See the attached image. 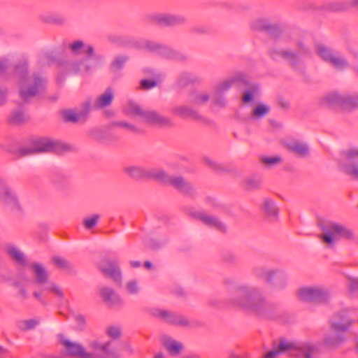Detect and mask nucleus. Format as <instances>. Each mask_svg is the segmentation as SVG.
<instances>
[{
  "label": "nucleus",
  "mask_w": 358,
  "mask_h": 358,
  "mask_svg": "<svg viewBox=\"0 0 358 358\" xmlns=\"http://www.w3.org/2000/svg\"><path fill=\"white\" fill-rule=\"evenodd\" d=\"M317 53L324 62L331 64L335 68L343 70L348 66L347 59L338 52L333 51L322 45H317Z\"/></svg>",
  "instance_id": "12"
},
{
  "label": "nucleus",
  "mask_w": 358,
  "mask_h": 358,
  "mask_svg": "<svg viewBox=\"0 0 358 358\" xmlns=\"http://www.w3.org/2000/svg\"><path fill=\"white\" fill-rule=\"evenodd\" d=\"M315 348L308 343L280 341L277 346L265 353L262 358H278L280 354L289 352L292 355L312 358Z\"/></svg>",
  "instance_id": "5"
},
{
  "label": "nucleus",
  "mask_w": 358,
  "mask_h": 358,
  "mask_svg": "<svg viewBox=\"0 0 358 358\" xmlns=\"http://www.w3.org/2000/svg\"><path fill=\"white\" fill-rule=\"evenodd\" d=\"M258 87L257 86H253L252 90H247L244 92L243 96V102H249L253 99L254 92L253 91L257 90Z\"/></svg>",
  "instance_id": "57"
},
{
  "label": "nucleus",
  "mask_w": 358,
  "mask_h": 358,
  "mask_svg": "<svg viewBox=\"0 0 358 358\" xmlns=\"http://www.w3.org/2000/svg\"><path fill=\"white\" fill-rule=\"evenodd\" d=\"M342 341L340 336H337L335 339H331V336L326 338V343L329 345H336Z\"/></svg>",
  "instance_id": "63"
},
{
  "label": "nucleus",
  "mask_w": 358,
  "mask_h": 358,
  "mask_svg": "<svg viewBox=\"0 0 358 358\" xmlns=\"http://www.w3.org/2000/svg\"><path fill=\"white\" fill-rule=\"evenodd\" d=\"M15 285L19 289L22 297L23 299H27V292L26 289L17 282H16Z\"/></svg>",
  "instance_id": "62"
},
{
  "label": "nucleus",
  "mask_w": 358,
  "mask_h": 358,
  "mask_svg": "<svg viewBox=\"0 0 358 358\" xmlns=\"http://www.w3.org/2000/svg\"><path fill=\"white\" fill-rule=\"evenodd\" d=\"M157 85V82L152 80L143 79L141 81V88L143 90H150Z\"/></svg>",
  "instance_id": "56"
},
{
  "label": "nucleus",
  "mask_w": 358,
  "mask_h": 358,
  "mask_svg": "<svg viewBox=\"0 0 358 358\" xmlns=\"http://www.w3.org/2000/svg\"><path fill=\"white\" fill-rule=\"evenodd\" d=\"M114 95V90L111 87L106 88L94 101V108L98 110L110 106L113 102Z\"/></svg>",
  "instance_id": "22"
},
{
  "label": "nucleus",
  "mask_w": 358,
  "mask_h": 358,
  "mask_svg": "<svg viewBox=\"0 0 358 358\" xmlns=\"http://www.w3.org/2000/svg\"><path fill=\"white\" fill-rule=\"evenodd\" d=\"M262 184V178L259 176H252L245 180V185L248 189H257Z\"/></svg>",
  "instance_id": "49"
},
{
  "label": "nucleus",
  "mask_w": 358,
  "mask_h": 358,
  "mask_svg": "<svg viewBox=\"0 0 358 358\" xmlns=\"http://www.w3.org/2000/svg\"><path fill=\"white\" fill-rule=\"evenodd\" d=\"M160 45L161 44L157 42L147 39L140 40L136 43V46L138 48L143 49L155 54H157Z\"/></svg>",
  "instance_id": "34"
},
{
  "label": "nucleus",
  "mask_w": 358,
  "mask_h": 358,
  "mask_svg": "<svg viewBox=\"0 0 358 358\" xmlns=\"http://www.w3.org/2000/svg\"><path fill=\"white\" fill-rule=\"evenodd\" d=\"M196 217L201 220L203 224L215 228L219 230H224V224L216 217L210 215L206 213L200 212L196 214Z\"/></svg>",
  "instance_id": "25"
},
{
  "label": "nucleus",
  "mask_w": 358,
  "mask_h": 358,
  "mask_svg": "<svg viewBox=\"0 0 358 358\" xmlns=\"http://www.w3.org/2000/svg\"><path fill=\"white\" fill-rule=\"evenodd\" d=\"M101 352L106 358L119 357L117 348L113 345V343L111 341H107L105 343H103Z\"/></svg>",
  "instance_id": "38"
},
{
  "label": "nucleus",
  "mask_w": 358,
  "mask_h": 358,
  "mask_svg": "<svg viewBox=\"0 0 358 358\" xmlns=\"http://www.w3.org/2000/svg\"><path fill=\"white\" fill-rule=\"evenodd\" d=\"M352 324V321L345 311L336 314L331 320V330L336 332H343L347 331Z\"/></svg>",
  "instance_id": "20"
},
{
  "label": "nucleus",
  "mask_w": 358,
  "mask_h": 358,
  "mask_svg": "<svg viewBox=\"0 0 358 358\" xmlns=\"http://www.w3.org/2000/svg\"><path fill=\"white\" fill-rule=\"evenodd\" d=\"M343 93L332 92L321 97L320 104L325 107H337L342 108Z\"/></svg>",
  "instance_id": "21"
},
{
  "label": "nucleus",
  "mask_w": 358,
  "mask_h": 358,
  "mask_svg": "<svg viewBox=\"0 0 358 358\" xmlns=\"http://www.w3.org/2000/svg\"><path fill=\"white\" fill-rule=\"evenodd\" d=\"M166 323L181 327H188L190 325V322L186 317L172 311Z\"/></svg>",
  "instance_id": "35"
},
{
  "label": "nucleus",
  "mask_w": 358,
  "mask_h": 358,
  "mask_svg": "<svg viewBox=\"0 0 358 358\" xmlns=\"http://www.w3.org/2000/svg\"><path fill=\"white\" fill-rule=\"evenodd\" d=\"M100 216L99 215H93L91 217H87L83 220V224L87 229L93 228L98 222Z\"/></svg>",
  "instance_id": "52"
},
{
  "label": "nucleus",
  "mask_w": 358,
  "mask_h": 358,
  "mask_svg": "<svg viewBox=\"0 0 358 358\" xmlns=\"http://www.w3.org/2000/svg\"><path fill=\"white\" fill-rule=\"evenodd\" d=\"M8 66V61L7 59L0 60V74L4 73Z\"/></svg>",
  "instance_id": "64"
},
{
  "label": "nucleus",
  "mask_w": 358,
  "mask_h": 358,
  "mask_svg": "<svg viewBox=\"0 0 358 358\" xmlns=\"http://www.w3.org/2000/svg\"><path fill=\"white\" fill-rule=\"evenodd\" d=\"M294 43L289 41L288 36H283L270 48L268 51L270 57L274 61L285 60L292 65L297 64L301 60L302 51L306 52L307 48L301 41H297L296 43L299 50H293L291 46H294Z\"/></svg>",
  "instance_id": "4"
},
{
  "label": "nucleus",
  "mask_w": 358,
  "mask_h": 358,
  "mask_svg": "<svg viewBox=\"0 0 358 358\" xmlns=\"http://www.w3.org/2000/svg\"><path fill=\"white\" fill-rule=\"evenodd\" d=\"M41 19L47 23L57 25H62L66 21L65 17L58 13L44 14L41 16Z\"/></svg>",
  "instance_id": "37"
},
{
  "label": "nucleus",
  "mask_w": 358,
  "mask_h": 358,
  "mask_svg": "<svg viewBox=\"0 0 358 358\" xmlns=\"http://www.w3.org/2000/svg\"><path fill=\"white\" fill-rule=\"evenodd\" d=\"M171 312V311L170 310L158 308H152L149 310V313L152 316L159 320H161L165 322H167L169 317L170 316Z\"/></svg>",
  "instance_id": "41"
},
{
  "label": "nucleus",
  "mask_w": 358,
  "mask_h": 358,
  "mask_svg": "<svg viewBox=\"0 0 358 358\" xmlns=\"http://www.w3.org/2000/svg\"><path fill=\"white\" fill-rule=\"evenodd\" d=\"M203 162L206 164H207L208 166H209L211 169H213L214 170H217L220 167L219 165L215 161H213L212 159H210L208 157H204Z\"/></svg>",
  "instance_id": "60"
},
{
  "label": "nucleus",
  "mask_w": 358,
  "mask_h": 358,
  "mask_svg": "<svg viewBox=\"0 0 358 358\" xmlns=\"http://www.w3.org/2000/svg\"><path fill=\"white\" fill-rule=\"evenodd\" d=\"M106 334L110 338L116 340L120 338L122 331L118 326H109L106 328Z\"/></svg>",
  "instance_id": "46"
},
{
  "label": "nucleus",
  "mask_w": 358,
  "mask_h": 358,
  "mask_svg": "<svg viewBox=\"0 0 358 358\" xmlns=\"http://www.w3.org/2000/svg\"><path fill=\"white\" fill-rule=\"evenodd\" d=\"M322 234L320 238L329 245H334L339 239L352 241L355 238L353 231L347 226L336 222H327L320 225Z\"/></svg>",
  "instance_id": "6"
},
{
  "label": "nucleus",
  "mask_w": 358,
  "mask_h": 358,
  "mask_svg": "<svg viewBox=\"0 0 358 358\" xmlns=\"http://www.w3.org/2000/svg\"><path fill=\"white\" fill-rule=\"evenodd\" d=\"M41 323V320L38 317L20 320L17 321V327L23 331H28L34 329Z\"/></svg>",
  "instance_id": "32"
},
{
  "label": "nucleus",
  "mask_w": 358,
  "mask_h": 358,
  "mask_svg": "<svg viewBox=\"0 0 358 358\" xmlns=\"http://www.w3.org/2000/svg\"><path fill=\"white\" fill-rule=\"evenodd\" d=\"M70 150L71 146L61 141L49 138H41L34 141L31 147L22 148L20 153L22 155L39 152L61 153Z\"/></svg>",
  "instance_id": "7"
},
{
  "label": "nucleus",
  "mask_w": 358,
  "mask_h": 358,
  "mask_svg": "<svg viewBox=\"0 0 358 358\" xmlns=\"http://www.w3.org/2000/svg\"><path fill=\"white\" fill-rule=\"evenodd\" d=\"M46 289L48 290L53 292L58 297L62 298L64 296V292H63L62 288L53 282L49 283V285L47 286Z\"/></svg>",
  "instance_id": "54"
},
{
  "label": "nucleus",
  "mask_w": 358,
  "mask_h": 358,
  "mask_svg": "<svg viewBox=\"0 0 358 358\" xmlns=\"http://www.w3.org/2000/svg\"><path fill=\"white\" fill-rule=\"evenodd\" d=\"M99 267L105 275L112 278L115 282H121L122 273L116 261L108 259H104L100 263Z\"/></svg>",
  "instance_id": "16"
},
{
  "label": "nucleus",
  "mask_w": 358,
  "mask_h": 358,
  "mask_svg": "<svg viewBox=\"0 0 358 358\" xmlns=\"http://www.w3.org/2000/svg\"><path fill=\"white\" fill-rule=\"evenodd\" d=\"M64 119L65 121L71 122H83L79 113L72 110H68L64 112Z\"/></svg>",
  "instance_id": "45"
},
{
  "label": "nucleus",
  "mask_w": 358,
  "mask_h": 358,
  "mask_svg": "<svg viewBox=\"0 0 358 358\" xmlns=\"http://www.w3.org/2000/svg\"><path fill=\"white\" fill-rule=\"evenodd\" d=\"M171 113L182 118L196 119L198 117L197 113L191 107L185 105L176 106L171 109Z\"/></svg>",
  "instance_id": "28"
},
{
  "label": "nucleus",
  "mask_w": 358,
  "mask_h": 358,
  "mask_svg": "<svg viewBox=\"0 0 358 358\" xmlns=\"http://www.w3.org/2000/svg\"><path fill=\"white\" fill-rule=\"evenodd\" d=\"M53 264L62 269L69 270L71 268V264L69 262L62 257H54L52 258Z\"/></svg>",
  "instance_id": "48"
},
{
  "label": "nucleus",
  "mask_w": 358,
  "mask_h": 358,
  "mask_svg": "<svg viewBox=\"0 0 358 358\" xmlns=\"http://www.w3.org/2000/svg\"><path fill=\"white\" fill-rule=\"evenodd\" d=\"M264 210L268 216L276 217L278 214V208L275 202L270 199L264 200Z\"/></svg>",
  "instance_id": "42"
},
{
  "label": "nucleus",
  "mask_w": 358,
  "mask_h": 358,
  "mask_svg": "<svg viewBox=\"0 0 358 358\" xmlns=\"http://www.w3.org/2000/svg\"><path fill=\"white\" fill-rule=\"evenodd\" d=\"M201 79L196 74L191 72H182L180 74L177 83L180 87H183L189 83H200Z\"/></svg>",
  "instance_id": "31"
},
{
  "label": "nucleus",
  "mask_w": 358,
  "mask_h": 358,
  "mask_svg": "<svg viewBox=\"0 0 358 358\" xmlns=\"http://www.w3.org/2000/svg\"><path fill=\"white\" fill-rule=\"evenodd\" d=\"M271 108L267 104H258L252 110L250 118L254 120L262 119L268 114Z\"/></svg>",
  "instance_id": "36"
},
{
  "label": "nucleus",
  "mask_w": 358,
  "mask_h": 358,
  "mask_svg": "<svg viewBox=\"0 0 358 358\" xmlns=\"http://www.w3.org/2000/svg\"><path fill=\"white\" fill-rule=\"evenodd\" d=\"M141 120L152 126L164 127L171 124L170 119L152 110H145Z\"/></svg>",
  "instance_id": "18"
},
{
  "label": "nucleus",
  "mask_w": 358,
  "mask_h": 358,
  "mask_svg": "<svg viewBox=\"0 0 358 358\" xmlns=\"http://www.w3.org/2000/svg\"><path fill=\"white\" fill-rule=\"evenodd\" d=\"M210 99V94L205 92H194L190 96L191 103L201 105L206 103Z\"/></svg>",
  "instance_id": "39"
},
{
  "label": "nucleus",
  "mask_w": 358,
  "mask_h": 358,
  "mask_svg": "<svg viewBox=\"0 0 358 358\" xmlns=\"http://www.w3.org/2000/svg\"><path fill=\"white\" fill-rule=\"evenodd\" d=\"M342 168L345 173L358 179V148H353L347 151Z\"/></svg>",
  "instance_id": "14"
},
{
  "label": "nucleus",
  "mask_w": 358,
  "mask_h": 358,
  "mask_svg": "<svg viewBox=\"0 0 358 358\" xmlns=\"http://www.w3.org/2000/svg\"><path fill=\"white\" fill-rule=\"evenodd\" d=\"M114 126L120 127L122 128L125 129L126 130L134 132V133H138L139 129L134 124L128 122L127 121H118L116 122H114L113 124Z\"/></svg>",
  "instance_id": "51"
},
{
  "label": "nucleus",
  "mask_w": 358,
  "mask_h": 358,
  "mask_svg": "<svg viewBox=\"0 0 358 358\" xmlns=\"http://www.w3.org/2000/svg\"><path fill=\"white\" fill-rule=\"evenodd\" d=\"M59 340L69 357L75 358L94 357L92 353L88 352L81 343L73 341L62 334L59 335Z\"/></svg>",
  "instance_id": "13"
},
{
  "label": "nucleus",
  "mask_w": 358,
  "mask_h": 358,
  "mask_svg": "<svg viewBox=\"0 0 358 358\" xmlns=\"http://www.w3.org/2000/svg\"><path fill=\"white\" fill-rule=\"evenodd\" d=\"M69 49L75 55H85L80 64H75L74 69L80 73H87L93 69L92 59L94 56V48L83 41L78 40L69 45Z\"/></svg>",
  "instance_id": "8"
},
{
  "label": "nucleus",
  "mask_w": 358,
  "mask_h": 358,
  "mask_svg": "<svg viewBox=\"0 0 358 358\" xmlns=\"http://www.w3.org/2000/svg\"><path fill=\"white\" fill-rule=\"evenodd\" d=\"M26 117L23 111L22 110H16L15 111L11 116V121L15 123H21L25 121Z\"/></svg>",
  "instance_id": "55"
},
{
  "label": "nucleus",
  "mask_w": 358,
  "mask_h": 358,
  "mask_svg": "<svg viewBox=\"0 0 358 358\" xmlns=\"http://www.w3.org/2000/svg\"><path fill=\"white\" fill-rule=\"evenodd\" d=\"M145 110L136 102L129 100L124 106L123 112L131 117L142 118Z\"/></svg>",
  "instance_id": "29"
},
{
  "label": "nucleus",
  "mask_w": 358,
  "mask_h": 358,
  "mask_svg": "<svg viewBox=\"0 0 358 358\" xmlns=\"http://www.w3.org/2000/svg\"><path fill=\"white\" fill-rule=\"evenodd\" d=\"M224 284L229 289H233V294L225 300L227 306L259 317L271 319L274 317L275 306L259 294L257 287L232 279H227Z\"/></svg>",
  "instance_id": "1"
},
{
  "label": "nucleus",
  "mask_w": 358,
  "mask_h": 358,
  "mask_svg": "<svg viewBox=\"0 0 358 358\" xmlns=\"http://www.w3.org/2000/svg\"><path fill=\"white\" fill-rule=\"evenodd\" d=\"M252 26L255 29H264L274 36H278L280 33V28L277 24L271 23L268 20L264 18L254 21Z\"/></svg>",
  "instance_id": "23"
},
{
  "label": "nucleus",
  "mask_w": 358,
  "mask_h": 358,
  "mask_svg": "<svg viewBox=\"0 0 358 358\" xmlns=\"http://www.w3.org/2000/svg\"><path fill=\"white\" fill-rule=\"evenodd\" d=\"M213 101L215 106L224 108L226 106V99L222 94L214 92Z\"/></svg>",
  "instance_id": "53"
},
{
  "label": "nucleus",
  "mask_w": 358,
  "mask_h": 358,
  "mask_svg": "<svg viewBox=\"0 0 358 358\" xmlns=\"http://www.w3.org/2000/svg\"><path fill=\"white\" fill-rule=\"evenodd\" d=\"M285 146L289 150L294 152L301 157H306L309 154V148L308 145L296 140L286 141Z\"/></svg>",
  "instance_id": "24"
},
{
  "label": "nucleus",
  "mask_w": 358,
  "mask_h": 358,
  "mask_svg": "<svg viewBox=\"0 0 358 358\" xmlns=\"http://www.w3.org/2000/svg\"><path fill=\"white\" fill-rule=\"evenodd\" d=\"M162 342L164 348L172 356L178 355L182 349L181 343L169 336H164Z\"/></svg>",
  "instance_id": "26"
},
{
  "label": "nucleus",
  "mask_w": 358,
  "mask_h": 358,
  "mask_svg": "<svg viewBox=\"0 0 358 358\" xmlns=\"http://www.w3.org/2000/svg\"><path fill=\"white\" fill-rule=\"evenodd\" d=\"M259 159L261 163L267 168L273 167L282 162V159L280 156H261Z\"/></svg>",
  "instance_id": "43"
},
{
  "label": "nucleus",
  "mask_w": 358,
  "mask_h": 358,
  "mask_svg": "<svg viewBox=\"0 0 358 358\" xmlns=\"http://www.w3.org/2000/svg\"><path fill=\"white\" fill-rule=\"evenodd\" d=\"M31 268L37 283L42 285L48 281V273L42 264L34 263Z\"/></svg>",
  "instance_id": "30"
},
{
  "label": "nucleus",
  "mask_w": 358,
  "mask_h": 358,
  "mask_svg": "<svg viewBox=\"0 0 358 358\" xmlns=\"http://www.w3.org/2000/svg\"><path fill=\"white\" fill-rule=\"evenodd\" d=\"M91 110V102L90 100H86L83 102L81 109L78 111L80 117L83 121H85Z\"/></svg>",
  "instance_id": "50"
},
{
  "label": "nucleus",
  "mask_w": 358,
  "mask_h": 358,
  "mask_svg": "<svg viewBox=\"0 0 358 358\" xmlns=\"http://www.w3.org/2000/svg\"><path fill=\"white\" fill-rule=\"evenodd\" d=\"M348 285L352 291L358 292V278H349Z\"/></svg>",
  "instance_id": "59"
},
{
  "label": "nucleus",
  "mask_w": 358,
  "mask_h": 358,
  "mask_svg": "<svg viewBox=\"0 0 358 358\" xmlns=\"http://www.w3.org/2000/svg\"><path fill=\"white\" fill-rule=\"evenodd\" d=\"M0 201L7 205L15 213L22 214L24 212V208L16 192L1 178Z\"/></svg>",
  "instance_id": "10"
},
{
  "label": "nucleus",
  "mask_w": 358,
  "mask_h": 358,
  "mask_svg": "<svg viewBox=\"0 0 358 358\" xmlns=\"http://www.w3.org/2000/svg\"><path fill=\"white\" fill-rule=\"evenodd\" d=\"M14 75L19 80L20 94L22 99L28 101L42 92L46 87L47 80L38 73L27 74V62H20L14 67Z\"/></svg>",
  "instance_id": "2"
},
{
  "label": "nucleus",
  "mask_w": 358,
  "mask_h": 358,
  "mask_svg": "<svg viewBox=\"0 0 358 358\" xmlns=\"http://www.w3.org/2000/svg\"><path fill=\"white\" fill-rule=\"evenodd\" d=\"M357 108L358 94L343 93L341 110L352 111Z\"/></svg>",
  "instance_id": "27"
},
{
  "label": "nucleus",
  "mask_w": 358,
  "mask_h": 358,
  "mask_svg": "<svg viewBox=\"0 0 358 358\" xmlns=\"http://www.w3.org/2000/svg\"><path fill=\"white\" fill-rule=\"evenodd\" d=\"M150 20L161 26H177L186 22V18L182 15L166 13L151 15Z\"/></svg>",
  "instance_id": "17"
},
{
  "label": "nucleus",
  "mask_w": 358,
  "mask_h": 358,
  "mask_svg": "<svg viewBox=\"0 0 358 358\" xmlns=\"http://www.w3.org/2000/svg\"><path fill=\"white\" fill-rule=\"evenodd\" d=\"M103 344L98 341H92L90 343V347L95 350H102Z\"/></svg>",
  "instance_id": "61"
},
{
  "label": "nucleus",
  "mask_w": 358,
  "mask_h": 358,
  "mask_svg": "<svg viewBox=\"0 0 358 358\" xmlns=\"http://www.w3.org/2000/svg\"><path fill=\"white\" fill-rule=\"evenodd\" d=\"M157 55L171 59H178L180 57V55L178 52L173 50L170 47L162 44H161L159 46Z\"/></svg>",
  "instance_id": "40"
},
{
  "label": "nucleus",
  "mask_w": 358,
  "mask_h": 358,
  "mask_svg": "<svg viewBox=\"0 0 358 358\" xmlns=\"http://www.w3.org/2000/svg\"><path fill=\"white\" fill-rule=\"evenodd\" d=\"M297 294L301 300L315 303L326 302L330 297L328 289L321 286H307L300 288Z\"/></svg>",
  "instance_id": "11"
},
{
  "label": "nucleus",
  "mask_w": 358,
  "mask_h": 358,
  "mask_svg": "<svg viewBox=\"0 0 358 358\" xmlns=\"http://www.w3.org/2000/svg\"><path fill=\"white\" fill-rule=\"evenodd\" d=\"M128 60V57L126 55H118L115 57L111 63V68L113 70H120Z\"/></svg>",
  "instance_id": "47"
},
{
  "label": "nucleus",
  "mask_w": 358,
  "mask_h": 358,
  "mask_svg": "<svg viewBox=\"0 0 358 358\" xmlns=\"http://www.w3.org/2000/svg\"><path fill=\"white\" fill-rule=\"evenodd\" d=\"M125 289L129 294L136 295L140 292L141 287L137 280H131L126 283Z\"/></svg>",
  "instance_id": "44"
},
{
  "label": "nucleus",
  "mask_w": 358,
  "mask_h": 358,
  "mask_svg": "<svg viewBox=\"0 0 358 358\" xmlns=\"http://www.w3.org/2000/svg\"><path fill=\"white\" fill-rule=\"evenodd\" d=\"M99 295L103 301L110 307H116L122 305V299L116 291L108 286H101L98 289Z\"/></svg>",
  "instance_id": "15"
},
{
  "label": "nucleus",
  "mask_w": 358,
  "mask_h": 358,
  "mask_svg": "<svg viewBox=\"0 0 358 358\" xmlns=\"http://www.w3.org/2000/svg\"><path fill=\"white\" fill-rule=\"evenodd\" d=\"M124 172L134 179L153 178L169 183L180 191L187 192L190 189V185L182 177L170 176L160 169L129 166L124 168Z\"/></svg>",
  "instance_id": "3"
},
{
  "label": "nucleus",
  "mask_w": 358,
  "mask_h": 358,
  "mask_svg": "<svg viewBox=\"0 0 358 358\" xmlns=\"http://www.w3.org/2000/svg\"><path fill=\"white\" fill-rule=\"evenodd\" d=\"M76 322L77 329L78 330L83 331L85 329L86 320H85V318L84 317V316L80 315H77L76 317Z\"/></svg>",
  "instance_id": "58"
},
{
  "label": "nucleus",
  "mask_w": 358,
  "mask_h": 358,
  "mask_svg": "<svg viewBox=\"0 0 358 358\" xmlns=\"http://www.w3.org/2000/svg\"><path fill=\"white\" fill-rule=\"evenodd\" d=\"M255 273L258 277L264 278L265 281L275 289H282L288 285L289 275L284 270L262 267L256 268Z\"/></svg>",
  "instance_id": "9"
},
{
  "label": "nucleus",
  "mask_w": 358,
  "mask_h": 358,
  "mask_svg": "<svg viewBox=\"0 0 358 358\" xmlns=\"http://www.w3.org/2000/svg\"><path fill=\"white\" fill-rule=\"evenodd\" d=\"M6 252L9 256L17 264L24 265L27 262L24 253L15 245H8Z\"/></svg>",
  "instance_id": "33"
},
{
  "label": "nucleus",
  "mask_w": 358,
  "mask_h": 358,
  "mask_svg": "<svg viewBox=\"0 0 358 358\" xmlns=\"http://www.w3.org/2000/svg\"><path fill=\"white\" fill-rule=\"evenodd\" d=\"M238 83L243 84L248 83L247 76L245 73L238 72L231 78L220 82L215 87L214 92L223 94L230 89L233 84Z\"/></svg>",
  "instance_id": "19"
}]
</instances>
